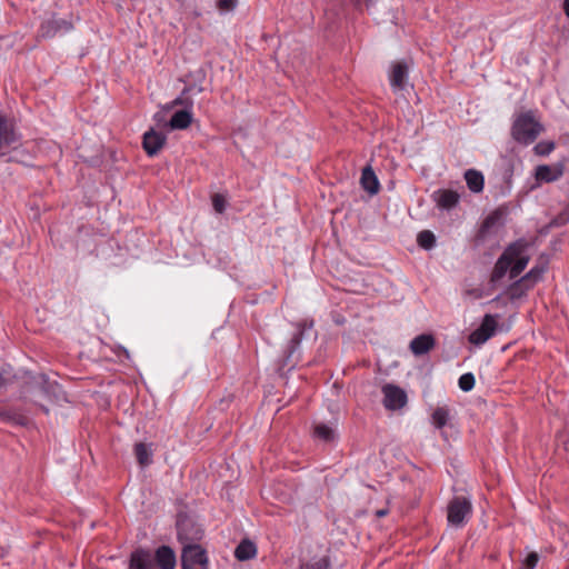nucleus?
I'll return each instance as SVG.
<instances>
[{"instance_id":"f257e3e1","label":"nucleus","mask_w":569,"mask_h":569,"mask_svg":"<svg viewBox=\"0 0 569 569\" xmlns=\"http://www.w3.org/2000/svg\"><path fill=\"white\" fill-rule=\"evenodd\" d=\"M178 539L183 543L181 561L182 569H207L208 558L204 549L192 541L200 539L201 530L194 528L188 520H179L177 523Z\"/></svg>"},{"instance_id":"f03ea898","label":"nucleus","mask_w":569,"mask_h":569,"mask_svg":"<svg viewBox=\"0 0 569 569\" xmlns=\"http://www.w3.org/2000/svg\"><path fill=\"white\" fill-rule=\"evenodd\" d=\"M176 555L168 546L159 547L154 553L137 549L130 555L128 569H174Z\"/></svg>"},{"instance_id":"7ed1b4c3","label":"nucleus","mask_w":569,"mask_h":569,"mask_svg":"<svg viewBox=\"0 0 569 569\" xmlns=\"http://www.w3.org/2000/svg\"><path fill=\"white\" fill-rule=\"evenodd\" d=\"M543 130V126L536 119L533 111H526L516 116L512 127V138L523 144H529L536 140V138Z\"/></svg>"},{"instance_id":"20e7f679","label":"nucleus","mask_w":569,"mask_h":569,"mask_svg":"<svg viewBox=\"0 0 569 569\" xmlns=\"http://www.w3.org/2000/svg\"><path fill=\"white\" fill-rule=\"evenodd\" d=\"M472 512V505L469 498L455 497L447 507L448 523L455 528L463 527Z\"/></svg>"},{"instance_id":"39448f33","label":"nucleus","mask_w":569,"mask_h":569,"mask_svg":"<svg viewBox=\"0 0 569 569\" xmlns=\"http://www.w3.org/2000/svg\"><path fill=\"white\" fill-rule=\"evenodd\" d=\"M498 315H485L480 326L469 335V342L476 346L486 343L496 335L498 329Z\"/></svg>"},{"instance_id":"423d86ee","label":"nucleus","mask_w":569,"mask_h":569,"mask_svg":"<svg viewBox=\"0 0 569 569\" xmlns=\"http://www.w3.org/2000/svg\"><path fill=\"white\" fill-rule=\"evenodd\" d=\"M508 247H513L515 252L510 258L511 270H510V279H516L528 266L530 257L527 252V242L523 240H518Z\"/></svg>"},{"instance_id":"0eeeda50","label":"nucleus","mask_w":569,"mask_h":569,"mask_svg":"<svg viewBox=\"0 0 569 569\" xmlns=\"http://www.w3.org/2000/svg\"><path fill=\"white\" fill-rule=\"evenodd\" d=\"M383 406L388 410H399L407 403V393L398 386L388 383L382 387Z\"/></svg>"},{"instance_id":"6e6552de","label":"nucleus","mask_w":569,"mask_h":569,"mask_svg":"<svg viewBox=\"0 0 569 569\" xmlns=\"http://www.w3.org/2000/svg\"><path fill=\"white\" fill-rule=\"evenodd\" d=\"M167 141V136L162 132L156 131L154 129H150L144 132L142 146L144 151L149 157H153L158 154V152L163 148Z\"/></svg>"},{"instance_id":"1a4fd4ad","label":"nucleus","mask_w":569,"mask_h":569,"mask_svg":"<svg viewBox=\"0 0 569 569\" xmlns=\"http://www.w3.org/2000/svg\"><path fill=\"white\" fill-rule=\"evenodd\" d=\"M389 79L395 92L405 90L408 80V66L406 62L398 61L392 63Z\"/></svg>"},{"instance_id":"9d476101","label":"nucleus","mask_w":569,"mask_h":569,"mask_svg":"<svg viewBox=\"0 0 569 569\" xmlns=\"http://www.w3.org/2000/svg\"><path fill=\"white\" fill-rule=\"evenodd\" d=\"M513 252H515L513 247H507L505 249V251L502 252V254L498 258V260L493 267L492 273H491L492 282H498L507 274V272L510 273V270H511L510 258L512 257Z\"/></svg>"},{"instance_id":"9b49d317","label":"nucleus","mask_w":569,"mask_h":569,"mask_svg":"<svg viewBox=\"0 0 569 569\" xmlns=\"http://www.w3.org/2000/svg\"><path fill=\"white\" fill-rule=\"evenodd\" d=\"M563 174V166L557 163L553 166L541 164L536 168V179L542 182H553Z\"/></svg>"},{"instance_id":"f8f14e48","label":"nucleus","mask_w":569,"mask_h":569,"mask_svg":"<svg viewBox=\"0 0 569 569\" xmlns=\"http://www.w3.org/2000/svg\"><path fill=\"white\" fill-rule=\"evenodd\" d=\"M432 197L437 206L446 210L456 207L460 198L458 192L448 189L437 190Z\"/></svg>"},{"instance_id":"ddd939ff","label":"nucleus","mask_w":569,"mask_h":569,"mask_svg":"<svg viewBox=\"0 0 569 569\" xmlns=\"http://www.w3.org/2000/svg\"><path fill=\"white\" fill-rule=\"evenodd\" d=\"M72 24L63 19H50L41 24V34L43 37H53L60 32H67Z\"/></svg>"},{"instance_id":"4468645a","label":"nucleus","mask_w":569,"mask_h":569,"mask_svg":"<svg viewBox=\"0 0 569 569\" xmlns=\"http://www.w3.org/2000/svg\"><path fill=\"white\" fill-rule=\"evenodd\" d=\"M360 183L361 187L371 196L377 194L380 189L379 180L370 166L362 169Z\"/></svg>"},{"instance_id":"2eb2a0df","label":"nucleus","mask_w":569,"mask_h":569,"mask_svg":"<svg viewBox=\"0 0 569 569\" xmlns=\"http://www.w3.org/2000/svg\"><path fill=\"white\" fill-rule=\"evenodd\" d=\"M545 271L546 266H535L521 279L516 281L513 287H523L525 289H530L542 278Z\"/></svg>"},{"instance_id":"dca6fc26","label":"nucleus","mask_w":569,"mask_h":569,"mask_svg":"<svg viewBox=\"0 0 569 569\" xmlns=\"http://www.w3.org/2000/svg\"><path fill=\"white\" fill-rule=\"evenodd\" d=\"M435 347V339L431 335H420L411 340L410 350L415 356H422Z\"/></svg>"},{"instance_id":"f3484780","label":"nucleus","mask_w":569,"mask_h":569,"mask_svg":"<svg viewBox=\"0 0 569 569\" xmlns=\"http://www.w3.org/2000/svg\"><path fill=\"white\" fill-rule=\"evenodd\" d=\"M192 122V109L177 111L167 123L171 130L187 129Z\"/></svg>"},{"instance_id":"a211bd4d","label":"nucleus","mask_w":569,"mask_h":569,"mask_svg":"<svg viewBox=\"0 0 569 569\" xmlns=\"http://www.w3.org/2000/svg\"><path fill=\"white\" fill-rule=\"evenodd\" d=\"M465 180L471 192L478 193L483 190L485 178L480 171L475 169H468L465 172Z\"/></svg>"},{"instance_id":"6ab92c4d","label":"nucleus","mask_w":569,"mask_h":569,"mask_svg":"<svg viewBox=\"0 0 569 569\" xmlns=\"http://www.w3.org/2000/svg\"><path fill=\"white\" fill-rule=\"evenodd\" d=\"M4 144L12 146V151L18 153V148L20 146L19 137L14 132L13 128L8 126L2 119V148ZM6 156V152L2 150V158Z\"/></svg>"},{"instance_id":"aec40b11","label":"nucleus","mask_w":569,"mask_h":569,"mask_svg":"<svg viewBox=\"0 0 569 569\" xmlns=\"http://www.w3.org/2000/svg\"><path fill=\"white\" fill-rule=\"evenodd\" d=\"M257 555L256 545L250 540H242L234 550V557L240 561L254 558Z\"/></svg>"},{"instance_id":"412c9836","label":"nucleus","mask_w":569,"mask_h":569,"mask_svg":"<svg viewBox=\"0 0 569 569\" xmlns=\"http://www.w3.org/2000/svg\"><path fill=\"white\" fill-rule=\"evenodd\" d=\"M450 413L448 408L438 407L433 410L431 415V422L437 429H441L447 425Z\"/></svg>"},{"instance_id":"4be33fe9","label":"nucleus","mask_w":569,"mask_h":569,"mask_svg":"<svg viewBox=\"0 0 569 569\" xmlns=\"http://www.w3.org/2000/svg\"><path fill=\"white\" fill-rule=\"evenodd\" d=\"M134 453H136L138 462L141 466H148L151 463V461H152L151 449L147 445H144L142 442L137 443L134 446Z\"/></svg>"},{"instance_id":"5701e85b","label":"nucleus","mask_w":569,"mask_h":569,"mask_svg":"<svg viewBox=\"0 0 569 569\" xmlns=\"http://www.w3.org/2000/svg\"><path fill=\"white\" fill-rule=\"evenodd\" d=\"M417 242L423 249H431L435 246L436 238L431 231L423 230L418 233Z\"/></svg>"},{"instance_id":"b1692460","label":"nucleus","mask_w":569,"mask_h":569,"mask_svg":"<svg viewBox=\"0 0 569 569\" xmlns=\"http://www.w3.org/2000/svg\"><path fill=\"white\" fill-rule=\"evenodd\" d=\"M315 435L317 438L326 441V442H329V441H332L335 439V431L331 427L327 426V425H323V423H320L318 426H316L315 428Z\"/></svg>"},{"instance_id":"393cba45","label":"nucleus","mask_w":569,"mask_h":569,"mask_svg":"<svg viewBox=\"0 0 569 569\" xmlns=\"http://www.w3.org/2000/svg\"><path fill=\"white\" fill-rule=\"evenodd\" d=\"M300 569H330V561L327 557L312 559L301 565Z\"/></svg>"},{"instance_id":"a878e982","label":"nucleus","mask_w":569,"mask_h":569,"mask_svg":"<svg viewBox=\"0 0 569 569\" xmlns=\"http://www.w3.org/2000/svg\"><path fill=\"white\" fill-rule=\"evenodd\" d=\"M190 88H184L183 91L174 100L171 101V106H182L183 109H192L193 101L189 97H187V93L190 91Z\"/></svg>"},{"instance_id":"bb28decb","label":"nucleus","mask_w":569,"mask_h":569,"mask_svg":"<svg viewBox=\"0 0 569 569\" xmlns=\"http://www.w3.org/2000/svg\"><path fill=\"white\" fill-rule=\"evenodd\" d=\"M475 376L471 372L460 376L458 385L462 391H470L475 387Z\"/></svg>"},{"instance_id":"cd10ccee","label":"nucleus","mask_w":569,"mask_h":569,"mask_svg":"<svg viewBox=\"0 0 569 569\" xmlns=\"http://www.w3.org/2000/svg\"><path fill=\"white\" fill-rule=\"evenodd\" d=\"M539 561L537 552H529L522 560L519 569H535Z\"/></svg>"},{"instance_id":"c85d7f7f","label":"nucleus","mask_w":569,"mask_h":569,"mask_svg":"<svg viewBox=\"0 0 569 569\" xmlns=\"http://www.w3.org/2000/svg\"><path fill=\"white\" fill-rule=\"evenodd\" d=\"M555 149V142L540 141L535 146V151L539 156H548Z\"/></svg>"},{"instance_id":"c756f323","label":"nucleus","mask_w":569,"mask_h":569,"mask_svg":"<svg viewBox=\"0 0 569 569\" xmlns=\"http://www.w3.org/2000/svg\"><path fill=\"white\" fill-rule=\"evenodd\" d=\"M226 204L227 202L222 194L216 193L212 197V206L218 213H222L226 210Z\"/></svg>"},{"instance_id":"7c9ffc66","label":"nucleus","mask_w":569,"mask_h":569,"mask_svg":"<svg viewBox=\"0 0 569 569\" xmlns=\"http://www.w3.org/2000/svg\"><path fill=\"white\" fill-rule=\"evenodd\" d=\"M498 220V216L496 213H492L488 216L481 227V232H485L487 229L491 228Z\"/></svg>"},{"instance_id":"2f4dec72","label":"nucleus","mask_w":569,"mask_h":569,"mask_svg":"<svg viewBox=\"0 0 569 569\" xmlns=\"http://www.w3.org/2000/svg\"><path fill=\"white\" fill-rule=\"evenodd\" d=\"M218 6L221 10H231L236 7V0H218Z\"/></svg>"},{"instance_id":"473e14b6","label":"nucleus","mask_w":569,"mask_h":569,"mask_svg":"<svg viewBox=\"0 0 569 569\" xmlns=\"http://www.w3.org/2000/svg\"><path fill=\"white\" fill-rule=\"evenodd\" d=\"M38 396H43V398L47 400V402H52L53 401V393L49 391L48 388H41L39 389V395Z\"/></svg>"},{"instance_id":"72a5a7b5","label":"nucleus","mask_w":569,"mask_h":569,"mask_svg":"<svg viewBox=\"0 0 569 569\" xmlns=\"http://www.w3.org/2000/svg\"><path fill=\"white\" fill-rule=\"evenodd\" d=\"M300 340V333L295 335L290 341L291 348L295 349L297 346H299Z\"/></svg>"},{"instance_id":"f704fd0d","label":"nucleus","mask_w":569,"mask_h":569,"mask_svg":"<svg viewBox=\"0 0 569 569\" xmlns=\"http://www.w3.org/2000/svg\"><path fill=\"white\" fill-rule=\"evenodd\" d=\"M563 11L566 16L569 18V0L563 1Z\"/></svg>"},{"instance_id":"c9c22d12","label":"nucleus","mask_w":569,"mask_h":569,"mask_svg":"<svg viewBox=\"0 0 569 569\" xmlns=\"http://www.w3.org/2000/svg\"><path fill=\"white\" fill-rule=\"evenodd\" d=\"M559 220H561V223H565L569 220V212L565 214H561L559 218Z\"/></svg>"},{"instance_id":"e433bc0d","label":"nucleus","mask_w":569,"mask_h":569,"mask_svg":"<svg viewBox=\"0 0 569 569\" xmlns=\"http://www.w3.org/2000/svg\"><path fill=\"white\" fill-rule=\"evenodd\" d=\"M153 118L156 121L160 122L163 120V114L161 112H157Z\"/></svg>"},{"instance_id":"4c0bfd02","label":"nucleus","mask_w":569,"mask_h":569,"mask_svg":"<svg viewBox=\"0 0 569 569\" xmlns=\"http://www.w3.org/2000/svg\"><path fill=\"white\" fill-rule=\"evenodd\" d=\"M376 515H377V517L381 518V517H383V516H386V515H387V510H385V509L378 510V511L376 512Z\"/></svg>"},{"instance_id":"58836bf2","label":"nucleus","mask_w":569,"mask_h":569,"mask_svg":"<svg viewBox=\"0 0 569 569\" xmlns=\"http://www.w3.org/2000/svg\"><path fill=\"white\" fill-rule=\"evenodd\" d=\"M174 106H171V102L167 103L164 107H163V110L164 111H169L173 108Z\"/></svg>"},{"instance_id":"ea45409f","label":"nucleus","mask_w":569,"mask_h":569,"mask_svg":"<svg viewBox=\"0 0 569 569\" xmlns=\"http://www.w3.org/2000/svg\"><path fill=\"white\" fill-rule=\"evenodd\" d=\"M39 406L44 411V413L49 412V409L46 406H43L42 403H39Z\"/></svg>"},{"instance_id":"a19ab883","label":"nucleus","mask_w":569,"mask_h":569,"mask_svg":"<svg viewBox=\"0 0 569 569\" xmlns=\"http://www.w3.org/2000/svg\"><path fill=\"white\" fill-rule=\"evenodd\" d=\"M8 160L9 161L17 160V156L16 154L9 156Z\"/></svg>"}]
</instances>
